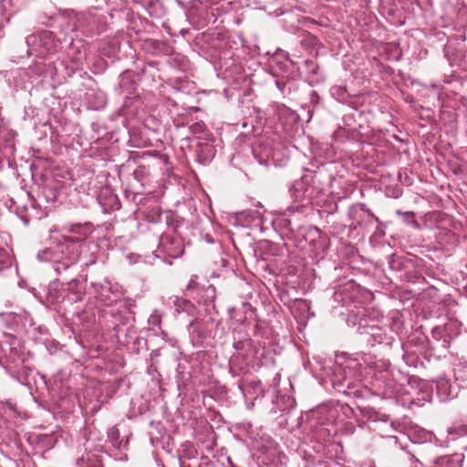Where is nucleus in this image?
I'll use <instances>...</instances> for the list:
<instances>
[{
  "label": "nucleus",
  "instance_id": "obj_1",
  "mask_svg": "<svg viewBox=\"0 0 467 467\" xmlns=\"http://www.w3.org/2000/svg\"><path fill=\"white\" fill-rule=\"evenodd\" d=\"M64 243L58 244L56 250L46 248L37 253L36 258L41 262H53L55 272L61 275L69 271L79 260V252L74 247L72 238L64 237Z\"/></svg>",
  "mask_w": 467,
  "mask_h": 467
},
{
  "label": "nucleus",
  "instance_id": "obj_2",
  "mask_svg": "<svg viewBox=\"0 0 467 467\" xmlns=\"http://www.w3.org/2000/svg\"><path fill=\"white\" fill-rule=\"evenodd\" d=\"M108 456L101 441L88 437L84 443V452L76 459V467H104Z\"/></svg>",
  "mask_w": 467,
  "mask_h": 467
},
{
  "label": "nucleus",
  "instance_id": "obj_3",
  "mask_svg": "<svg viewBox=\"0 0 467 467\" xmlns=\"http://www.w3.org/2000/svg\"><path fill=\"white\" fill-rule=\"evenodd\" d=\"M319 182L317 174L313 171L306 172L290 186L289 192L295 201H302L304 199H314L322 191L317 183Z\"/></svg>",
  "mask_w": 467,
  "mask_h": 467
},
{
  "label": "nucleus",
  "instance_id": "obj_4",
  "mask_svg": "<svg viewBox=\"0 0 467 467\" xmlns=\"http://www.w3.org/2000/svg\"><path fill=\"white\" fill-rule=\"evenodd\" d=\"M362 317L358 321H356V317L348 316L347 322L348 325L358 326L357 331L362 335L368 337L366 339L368 343L374 344H389L391 337L386 332L385 329L379 327L376 324H369L368 319L364 317V314H360Z\"/></svg>",
  "mask_w": 467,
  "mask_h": 467
},
{
  "label": "nucleus",
  "instance_id": "obj_5",
  "mask_svg": "<svg viewBox=\"0 0 467 467\" xmlns=\"http://www.w3.org/2000/svg\"><path fill=\"white\" fill-rule=\"evenodd\" d=\"M158 250L170 257L178 258L183 254L182 241L174 231L165 233L160 237Z\"/></svg>",
  "mask_w": 467,
  "mask_h": 467
},
{
  "label": "nucleus",
  "instance_id": "obj_6",
  "mask_svg": "<svg viewBox=\"0 0 467 467\" xmlns=\"http://www.w3.org/2000/svg\"><path fill=\"white\" fill-rule=\"evenodd\" d=\"M252 152L254 159L261 165L279 164V158L277 157L278 150L274 148L269 140H259L256 145L252 148Z\"/></svg>",
  "mask_w": 467,
  "mask_h": 467
},
{
  "label": "nucleus",
  "instance_id": "obj_7",
  "mask_svg": "<svg viewBox=\"0 0 467 467\" xmlns=\"http://www.w3.org/2000/svg\"><path fill=\"white\" fill-rule=\"evenodd\" d=\"M16 132L7 126L0 127V152L6 158H12L16 152Z\"/></svg>",
  "mask_w": 467,
  "mask_h": 467
},
{
  "label": "nucleus",
  "instance_id": "obj_8",
  "mask_svg": "<svg viewBox=\"0 0 467 467\" xmlns=\"http://www.w3.org/2000/svg\"><path fill=\"white\" fill-rule=\"evenodd\" d=\"M47 300L52 305L67 301L65 284L59 279L51 281L47 287Z\"/></svg>",
  "mask_w": 467,
  "mask_h": 467
},
{
  "label": "nucleus",
  "instance_id": "obj_9",
  "mask_svg": "<svg viewBox=\"0 0 467 467\" xmlns=\"http://www.w3.org/2000/svg\"><path fill=\"white\" fill-rule=\"evenodd\" d=\"M67 302L70 304L81 302L86 295L84 284L77 279L72 278L70 281L64 283Z\"/></svg>",
  "mask_w": 467,
  "mask_h": 467
},
{
  "label": "nucleus",
  "instance_id": "obj_10",
  "mask_svg": "<svg viewBox=\"0 0 467 467\" xmlns=\"http://www.w3.org/2000/svg\"><path fill=\"white\" fill-rule=\"evenodd\" d=\"M331 96L342 104H347L351 108L358 106V94H352L346 86L335 85L330 88Z\"/></svg>",
  "mask_w": 467,
  "mask_h": 467
},
{
  "label": "nucleus",
  "instance_id": "obj_11",
  "mask_svg": "<svg viewBox=\"0 0 467 467\" xmlns=\"http://www.w3.org/2000/svg\"><path fill=\"white\" fill-rule=\"evenodd\" d=\"M68 233L79 235L78 238L71 237L74 247L76 244L87 238L93 232V225L91 223H68L66 225Z\"/></svg>",
  "mask_w": 467,
  "mask_h": 467
},
{
  "label": "nucleus",
  "instance_id": "obj_12",
  "mask_svg": "<svg viewBox=\"0 0 467 467\" xmlns=\"http://www.w3.org/2000/svg\"><path fill=\"white\" fill-rule=\"evenodd\" d=\"M188 330L193 345L202 346L206 337L204 323L195 317L190 321Z\"/></svg>",
  "mask_w": 467,
  "mask_h": 467
},
{
  "label": "nucleus",
  "instance_id": "obj_13",
  "mask_svg": "<svg viewBox=\"0 0 467 467\" xmlns=\"http://www.w3.org/2000/svg\"><path fill=\"white\" fill-rule=\"evenodd\" d=\"M356 216L357 223L360 227L367 228L379 223V218L364 203L356 211Z\"/></svg>",
  "mask_w": 467,
  "mask_h": 467
},
{
  "label": "nucleus",
  "instance_id": "obj_14",
  "mask_svg": "<svg viewBox=\"0 0 467 467\" xmlns=\"http://www.w3.org/2000/svg\"><path fill=\"white\" fill-rule=\"evenodd\" d=\"M216 150L213 145L208 141H199L196 146L195 153L197 161L205 165L209 163L215 156Z\"/></svg>",
  "mask_w": 467,
  "mask_h": 467
},
{
  "label": "nucleus",
  "instance_id": "obj_15",
  "mask_svg": "<svg viewBox=\"0 0 467 467\" xmlns=\"http://www.w3.org/2000/svg\"><path fill=\"white\" fill-rule=\"evenodd\" d=\"M173 306L178 314L185 313L191 317H195L198 310L196 306L188 299L175 296L173 299Z\"/></svg>",
  "mask_w": 467,
  "mask_h": 467
},
{
  "label": "nucleus",
  "instance_id": "obj_16",
  "mask_svg": "<svg viewBox=\"0 0 467 467\" xmlns=\"http://www.w3.org/2000/svg\"><path fill=\"white\" fill-rule=\"evenodd\" d=\"M436 393L441 401H446L451 398V383L447 379L440 378L436 380Z\"/></svg>",
  "mask_w": 467,
  "mask_h": 467
},
{
  "label": "nucleus",
  "instance_id": "obj_17",
  "mask_svg": "<svg viewBox=\"0 0 467 467\" xmlns=\"http://www.w3.org/2000/svg\"><path fill=\"white\" fill-rule=\"evenodd\" d=\"M464 456L462 453L446 455L439 459L440 467H462Z\"/></svg>",
  "mask_w": 467,
  "mask_h": 467
},
{
  "label": "nucleus",
  "instance_id": "obj_18",
  "mask_svg": "<svg viewBox=\"0 0 467 467\" xmlns=\"http://www.w3.org/2000/svg\"><path fill=\"white\" fill-rule=\"evenodd\" d=\"M98 300L104 306H112L119 300L117 294L111 292L109 285L101 286V290L98 295Z\"/></svg>",
  "mask_w": 467,
  "mask_h": 467
},
{
  "label": "nucleus",
  "instance_id": "obj_19",
  "mask_svg": "<svg viewBox=\"0 0 467 467\" xmlns=\"http://www.w3.org/2000/svg\"><path fill=\"white\" fill-rule=\"evenodd\" d=\"M168 63L182 71H186L190 66L188 57L181 53H172L168 59Z\"/></svg>",
  "mask_w": 467,
  "mask_h": 467
},
{
  "label": "nucleus",
  "instance_id": "obj_20",
  "mask_svg": "<svg viewBox=\"0 0 467 467\" xmlns=\"http://www.w3.org/2000/svg\"><path fill=\"white\" fill-rule=\"evenodd\" d=\"M13 266V258L4 248H0V275L5 271H11Z\"/></svg>",
  "mask_w": 467,
  "mask_h": 467
},
{
  "label": "nucleus",
  "instance_id": "obj_21",
  "mask_svg": "<svg viewBox=\"0 0 467 467\" xmlns=\"http://www.w3.org/2000/svg\"><path fill=\"white\" fill-rule=\"evenodd\" d=\"M304 66L306 67V70L307 73L313 75V76H318L319 75V66L311 59H306L304 62Z\"/></svg>",
  "mask_w": 467,
  "mask_h": 467
},
{
  "label": "nucleus",
  "instance_id": "obj_22",
  "mask_svg": "<svg viewBox=\"0 0 467 467\" xmlns=\"http://www.w3.org/2000/svg\"><path fill=\"white\" fill-rule=\"evenodd\" d=\"M47 202L55 203L57 202L58 192L54 188H45L43 192Z\"/></svg>",
  "mask_w": 467,
  "mask_h": 467
},
{
  "label": "nucleus",
  "instance_id": "obj_23",
  "mask_svg": "<svg viewBox=\"0 0 467 467\" xmlns=\"http://www.w3.org/2000/svg\"><path fill=\"white\" fill-rule=\"evenodd\" d=\"M119 437V432L117 428L113 427L108 431V438L111 441L112 445L116 448H119V443H118Z\"/></svg>",
  "mask_w": 467,
  "mask_h": 467
},
{
  "label": "nucleus",
  "instance_id": "obj_24",
  "mask_svg": "<svg viewBox=\"0 0 467 467\" xmlns=\"http://www.w3.org/2000/svg\"><path fill=\"white\" fill-rule=\"evenodd\" d=\"M161 321V315L157 310H154L149 318V323L152 326L160 327Z\"/></svg>",
  "mask_w": 467,
  "mask_h": 467
},
{
  "label": "nucleus",
  "instance_id": "obj_25",
  "mask_svg": "<svg viewBox=\"0 0 467 467\" xmlns=\"http://www.w3.org/2000/svg\"><path fill=\"white\" fill-rule=\"evenodd\" d=\"M396 213H397L398 215L403 216L404 219L408 223L409 222H412L413 223L418 225V223L414 220V213H412V212H401L400 210H398Z\"/></svg>",
  "mask_w": 467,
  "mask_h": 467
},
{
  "label": "nucleus",
  "instance_id": "obj_26",
  "mask_svg": "<svg viewBox=\"0 0 467 467\" xmlns=\"http://www.w3.org/2000/svg\"><path fill=\"white\" fill-rule=\"evenodd\" d=\"M280 400H284L287 404L285 408H280V410H289L290 409H293L296 405V400L289 396H287V397L283 396L280 398Z\"/></svg>",
  "mask_w": 467,
  "mask_h": 467
},
{
  "label": "nucleus",
  "instance_id": "obj_27",
  "mask_svg": "<svg viewBox=\"0 0 467 467\" xmlns=\"http://www.w3.org/2000/svg\"><path fill=\"white\" fill-rule=\"evenodd\" d=\"M145 172H146L145 167H144V166H139V167L134 171L133 175H134V177H135L137 180L140 181V180L143 178V176H144Z\"/></svg>",
  "mask_w": 467,
  "mask_h": 467
},
{
  "label": "nucleus",
  "instance_id": "obj_28",
  "mask_svg": "<svg viewBox=\"0 0 467 467\" xmlns=\"http://www.w3.org/2000/svg\"><path fill=\"white\" fill-rule=\"evenodd\" d=\"M198 286V283L194 277H192L190 282L187 285V291L194 290Z\"/></svg>",
  "mask_w": 467,
  "mask_h": 467
},
{
  "label": "nucleus",
  "instance_id": "obj_29",
  "mask_svg": "<svg viewBox=\"0 0 467 467\" xmlns=\"http://www.w3.org/2000/svg\"><path fill=\"white\" fill-rule=\"evenodd\" d=\"M275 85H276L277 88L281 92L285 93V87H286V82L285 81L281 80V79H276L275 80Z\"/></svg>",
  "mask_w": 467,
  "mask_h": 467
},
{
  "label": "nucleus",
  "instance_id": "obj_30",
  "mask_svg": "<svg viewBox=\"0 0 467 467\" xmlns=\"http://www.w3.org/2000/svg\"><path fill=\"white\" fill-rule=\"evenodd\" d=\"M31 327H32V330H38V332H39L40 334H44V333H46V331H47V329H46L45 327H42L41 326H39V327H35V325H34V324H32V325H31Z\"/></svg>",
  "mask_w": 467,
  "mask_h": 467
},
{
  "label": "nucleus",
  "instance_id": "obj_31",
  "mask_svg": "<svg viewBox=\"0 0 467 467\" xmlns=\"http://www.w3.org/2000/svg\"><path fill=\"white\" fill-rule=\"evenodd\" d=\"M401 194V191L400 189H395L393 190L392 193H391V197L393 198H399Z\"/></svg>",
  "mask_w": 467,
  "mask_h": 467
},
{
  "label": "nucleus",
  "instance_id": "obj_32",
  "mask_svg": "<svg viewBox=\"0 0 467 467\" xmlns=\"http://www.w3.org/2000/svg\"><path fill=\"white\" fill-rule=\"evenodd\" d=\"M207 293L211 294V297H214L215 288L213 286H209L207 289Z\"/></svg>",
  "mask_w": 467,
  "mask_h": 467
},
{
  "label": "nucleus",
  "instance_id": "obj_33",
  "mask_svg": "<svg viewBox=\"0 0 467 467\" xmlns=\"http://www.w3.org/2000/svg\"><path fill=\"white\" fill-rule=\"evenodd\" d=\"M422 438L424 439V441H427L431 440V433L423 432L422 433Z\"/></svg>",
  "mask_w": 467,
  "mask_h": 467
},
{
  "label": "nucleus",
  "instance_id": "obj_34",
  "mask_svg": "<svg viewBox=\"0 0 467 467\" xmlns=\"http://www.w3.org/2000/svg\"><path fill=\"white\" fill-rule=\"evenodd\" d=\"M172 346H176L177 345V341L173 338L171 339V342H170Z\"/></svg>",
  "mask_w": 467,
  "mask_h": 467
},
{
  "label": "nucleus",
  "instance_id": "obj_35",
  "mask_svg": "<svg viewBox=\"0 0 467 467\" xmlns=\"http://www.w3.org/2000/svg\"><path fill=\"white\" fill-rule=\"evenodd\" d=\"M411 460H413L416 463H420V464H421V463L420 462V461H419L418 459H416V458H415V456H413V455L411 456Z\"/></svg>",
  "mask_w": 467,
  "mask_h": 467
},
{
  "label": "nucleus",
  "instance_id": "obj_36",
  "mask_svg": "<svg viewBox=\"0 0 467 467\" xmlns=\"http://www.w3.org/2000/svg\"><path fill=\"white\" fill-rule=\"evenodd\" d=\"M114 329L117 330V332H119V324H115L114 325Z\"/></svg>",
  "mask_w": 467,
  "mask_h": 467
},
{
  "label": "nucleus",
  "instance_id": "obj_37",
  "mask_svg": "<svg viewBox=\"0 0 467 467\" xmlns=\"http://www.w3.org/2000/svg\"><path fill=\"white\" fill-rule=\"evenodd\" d=\"M203 123H196V127L200 128V129H202L203 128Z\"/></svg>",
  "mask_w": 467,
  "mask_h": 467
},
{
  "label": "nucleus",
  "instance_id": "obj_38",
  "mask_svg": "<svg viewBox=\"0 0 467 467\" xmlns=\"http://www.w3.org/2000/svg\"><path fill=\"white\" fill-rule=\"evenodd\" d=\"M438 329H439L438 327H435V328H433L432 332L435 333L436 330H438Z\"/></svg>",
  "mask_w": 467,
  "mask_h": 467
}]
</instances>
